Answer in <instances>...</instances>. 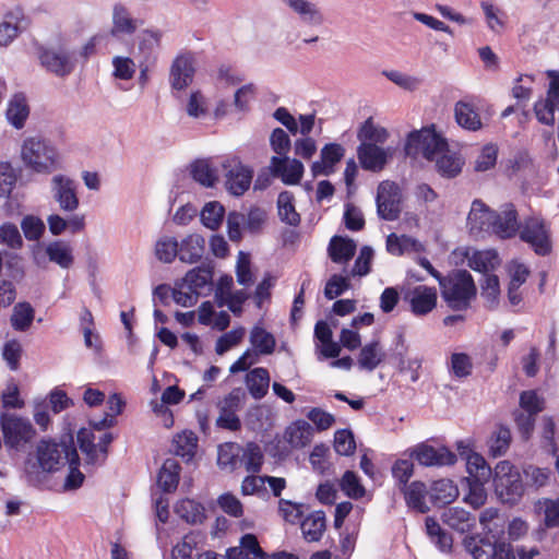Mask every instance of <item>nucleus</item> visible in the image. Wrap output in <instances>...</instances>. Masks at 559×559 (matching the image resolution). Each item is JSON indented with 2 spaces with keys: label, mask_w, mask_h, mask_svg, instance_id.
<instances>
[{
  "label": "nucleus",
  "mask_w": 559,
  "mask_h": 559,
  "mask_svg": "<svg viewBox=\"0 0 559 559\" xmlns=\"http://www.w3.org/2000/svg\"><path fill=\"white\" fill-rule=\"evenodd\" d=\"M286 440L294 448H302L311 441L312 427L305 420H297L286 429Z\"/></svg>",
  "instance_id": "nucleus-44"
},
{
  "label": "nucleus",
  "mask_w": 559,
  "mask_h": 559,
  "mask_svg": "<svg viewBox=\"0 0 559 559\" xmlns=\"http://www.w3.org/2000/svg\"><path fill=\"white\" fill-rule=\"evenodd\" d=\"M457 451L466 461L471 481H488L490 479L493 472L480 454L473 452L463 441L457 442Z\"/></svg>",
  "instance_id": "nucleus-17"
},
{
  "label": "nucleus",
  "mask_w": 559,
  "mask_h": 559,
  "mask_svg": "<svg viewBox=\"0 0 559 559\" xmlns=\"http://www.w3.org/2000/svg\"><path fill=\"white\" fill-rule=\"evenodd\" d=\"M493 487L498 498L510 506L520 501L524 484L519 469L509 461H500L493 469Z\"/></svg>",
  "instance_id": "nucleus-4"
},
{
  "label": "nucleus",
  "mask_w": 559,
  "mask_h": 559,
  "mask_svg": "<svg viewBox=\"0 0 559 559\" xmlns=\"http://www.w3.org/2000/svg\"><path fill=\"white\" fill-rule=\"evenodd\" d=\"M218 507L228 515L240 518L243 514V507L240 500L230 492H225L217 498Z\"/></svg>",
  "instance_id": "nucleus-64"
},
{
  "label": "nucleus",
  "mask_w": 559,
  "mask_h": 559,
  "mask_svg": "<svg viewBox=\"0 0 559 559\" xmlns=\"http://www.w3.org/2000/svg\"><path fill=\"white\" fill-rule=\"evenodd\" d=\"M221 166L226 179V189L234 195H242L250 187L252 170L236 157L226 158Z\"/></svg>",
  "instance_id": "nucleus-11"
},
{
  "label": "nucleus",
  "mask_w": 559,
  "mask_h": 559,
  "mask_svg": "<svg viewBox=\"0 0 559 559\" xmlns=\"http://www.w3.org/2000/svg\"><path fill=\"white\" fill-rule=\"evenodd\" d=\"M39 64L50 74L64 79L72 74L76 67L75 52L64 47H37Z\"/></svg>",
  "instance_id": "nucleus-7"
},
{
  "label": "nucleus",
  "mask_w": 559,
  "mask_h": 559,
  "mask_svg": "<svg viewBox=\"0 0 559 559\" xmlns=\"http://www.w3.org/2000/svg\"><path fill=\"white\" fill-rule=\"evenodd\" d=\"M270 145L277 157H288L292 142L288 134L281 128H275L270 136Z\"/></svg>",
  "instance_id": "nucleus-60"
},
{
  "label": "nucleus",
  "mask_w": 559,
  "mask_h": 559,
  "mask_svg": "<svg viewBox=\"0 0 559 559\" xmlns=\"http://www.w3.org/2000/svg\"><path fill=\"white\" fill-rule=\"evenodd\" d=\"M436 170L443 178H455L462 171L463 159L455 153L444 152L438 155L435 159Z\"/></svg>",
  "instance_id": "nucleus-35"
},
{
  "label": "nucleus",
  "mask_w": 559,
  "mask_h": 559,
  "mask_svg": "<svg viewBox=\"0 0 559 559\" xmlns=\"http://www.w3.org/2000/svg\"><path fill=\"white\" fill-rule=\"evenodd\" d=\"M277 209L282 222L290 226H297L300 223V215L295 210L292 192L283 191L278 194Z\"/></svg>",
  "instance_id": "nucleus-47"
},
{
  "label": "nucleus",
  "mask_w": 559,
  "mask_h": 559,
  "mask_svg": "<svg viewBox=\"0 0 559 559\" xmlns=\"http://www.w3.org/2000/svg\"><path fill=\"white\" fill-rule=\"evenodd\" d=\"M180 464L176 459H167L163 463L158 476L157 485L165 492H173L179 484Z\"/></svg>",
  "instance_id": "nucleus-30"
},
{
  "label": "nucleus",
  "mask_w": 559,
  "mask_h": 559,
  "mask_svg": "<svg viewBox=\"0 0 559 559\" xmlns=\"http://www.w3.org/2000/svg\"><path fill=\"white\" fill-rule=\"evenodd\" d=\"M46 254L51 262L62 269H69L74 261L70 246L60 240L50 242L46 248Z\"/></svg>",
  "instance_id": "nucleus-46"
},
{
  "label": "nucleus",
  "mask_w": 559,
  "mask_h": 559,
  "mask_svg": "<svg viewBox=\"0 0 559 559\" xmlns=\"http://www.w3.org/2000/svg\"><path fill=\"white\" fill-rule=\"evenodd\" d=\"M396 340L395 357L399 361V368L402 372L409 371L412 382H416L419 379L418 369L421 367V360L418 358L406 360L407 347L405 346L404 335L399 334Z\"/></svg>",
  "instance_id": "nucleus-43"
},
{
  "label": "nucleus",
  "mask_w": 559,
  "mask_h": 559,
  "mask_svg": "<svg viewBox=\"0 0 559 559\" xmlns=\"http://www.w3.org/2000/svg\"><path fill=\"white\" fill-rule=\"evenodd\" d=\"M379 341H372L361 347L358 356V366L362 370L373 371L383 360Z\"/></svg>",
  "instance_id": "nucleus-37"
},
{
  "label": "nucleus",
  "mask_w": 559,
  "mask_h": 559,
  "mask_svg": "<svg viewBox=\"0 0 559 559\" xmlns=\"http://www.w3.org/2000/svg\"><path fill=\"white\" fill-rule=\"evenodd\" d=\"M340 487L344 493L352 499H360L365 496V487L359 477L353 471H346L340 481Z\"/></svg>",
  "instance_id": "nucleus-54"
},
{
  "label": "nucleus",
  "mask_w": 559,
  "mask_h": 559,
  "mask_svg": "<svg viewBox=\"0 0 559 559\" xmlns=\"http://www.w3.org/2000/svg\"><path fill=\"white\" fill-rule=\"evenodd\" d=\"M500 263L498 253L495 250L476 251L468 259V266L474 271L481 272L483 275L489 274Z\"/></svg>",
  "instance_id": "nucleus-45"
},
{
  "label": "nucleus",
  "mask_w": 559,
  "mask_h": 559,
  "mask_svg": "<svg viewBox=\"0 0 559 559\" xmlns=\"http://www.w3.org/2000/svg\"><path fill=\"white\" fill-rule=\"evenodd\" d=\"M304 537L308 542H318L325 530V514L323 511H314L300 524Z\"/></svg>",
  "instance_id": "nucleus-38"
},
{
  "label": "nucleus",
  "mask_w": 559,
  "mask_h": 559,
  "mask_svg": "<svg viewBox=\"0 0 559 559\" xmlns=\"http://www.w3.org/2000/svg\"><path fill=\"white\" fill-rule=\"evenodd\" d=\"M213 272L209 267H195L190 270L183 277L188 289L192 293L201 294V290L212 283Z\"/></svg>",
  "instance_id": "nucleus-48"
},
{
  "label": "nucleus",
  "mask_w": 559,
  "mask_h": 559,
  "mask_svg": "<svg viewBox=\"0 0 559 559\" xmlns=\"http://www.w3.org/2000/svg\"><path fill=\"white\" fill-rule=\"evenodd\" d=\"M441 297L453 311H465L476 298L477 288L473 276L466 270H453L439 278Z\"/></svg>",
  "instance_id": "nucleus-1"
},
{
  "label": "nucleus",
  "mask_w": 559,
  "mask_h": 559,
  "mask_svg": "<svg viewBox=\"0 0 559 559\" xmlns=\"http://www.w3.org/2000/svg\"><path fill=\"white\" fill-rule=\"evenodd\" d=\"M175 513L191 525L202 524L206 520L205 508L193 499H181L175 506Z\"/></svg>",
  "instance_id": "nucleus-26"
},
{
  "label": "nucleus",
  "mask_w": 559,
  "mask_h": 559,
  "mask_svg": "<svg viewBox=\"0 0 559 559\" xmlns=\"http://www.w3.org/2000/svg\"><path fill=\"white\" fill-rule=\"evenodd\" d=\"M377 213L384 221H396L402 212V191L393 181H382L377 189Z\"/></svg>",
  "instance_id": "nucleus-9"
},
{
  "label": "nucleus",
  "mask_w": 559,
  "mask_h": 559,
  "mask_svg": "<svg viewBox=\"0 0 559 559\" xmlns=\"http://www.w3.org/2000/svg\"><path fill=\"white\" fill-rule=\"evenodd\" d=\"M22 159L36 173L50 174L59 168V156L56 147L47 140L28 138L22 146Z\"/></svg>",
  "instance_id": "nucleus-3"
},
{
  "label": "nucleus",
  "mask_w": 559,
  "mask_h": 559,
  "mask_svg": "<svg viewBox=\"0 0 559 559\" xmlns=\"http://www.w3.org/2000/svg\"><path fill=\"white\" fill-rule=\"evenodd\" d=\"M249 556H253V559H299L298 555L286 550L267 555L261 548L258 537L251 533L241 536L238 547L228 548L224 559H249Z\"/></svg>",
  "instance_id": "nucleus-10"
},
{
  "label": "nucleus",
  "mask_w": 559,
  "mask_h": 559,
  "mask_svg": "<svg viewBox=\"0 0 559 559\" xmlns=\"http://www.w3.org/2000/svg\"><path fill=\"white\" fill-rule=\"evenodd\" d=\"M67 465L69 466V473L66 477L63 488L64 490H75L82 486L85 478L84 474L79 469L80 456L76 450H72Z\"/></svg>",
  "instance_id": "nucleus-52"
},
{
  "label": "nucleus",
  "mask_w": 559,
  "mask_h": 559,
  "mask_svg": "<svg viewBox=\"0 0 559 559\" xmlns=\"http://www.w3.org/2000/svg\"><path fill=\"white\" fill-rule=\"evenodd\" d=\"M511 431L504 426H500L492 435L489 441V452L492 456L503 455L510 447Z\"/></svg>",
  "instance_id": "nucleus-56"
},
{
  "label": "nucleus",
  "mask_w": 559,
  "mask_h": 559,
  "mask_svg": "<svg viewBox=\"0 0 559 559\" xmlns=\"http://www.w3.org/2000/svg\"><path fill=\"white\" fill-rule=\"evenodd\" d=\"M72 450H76L72 436L60 442L41 440L37 445V462L43 472L52 473L67 465Z\"/></svg>",
  "instance_id": "nucleus-5"
},
{
  "label": "nucleus",
  "mask_w": 559,
  "mask_h": 559,
  "mask_svg": "<svg viewBox=\"0 0 559 559\" xmlns=\"http://www.w3.org/2000/svg\"><path fill=\"white\" fill-rule=\"evenodd\" d=\"M520 406L524 413L536 416L544 409V400L534 390L523 391L520 395Z\"/></svg>",
  "instance_id": "nucleus-63"
},
{
  "label": "nucleus",
  "mask_w": 559,
  "mask_h": 559,
  "mask_svg": "<svg viewBox=\"0 0 559 559\" xmlns=\"http://www.w3.org/2000/svg\"><path fill=\"white\" fill-rule=\"evenodd\" d=\"M205 240L201 235L192 234L187 236L179 243L178 257L181 262L195 263L204 253Z\"/></svg>",
  "instance_id": "nucleus-28"
},
{
  "label": "nucleus",
  "mask_w": 559,
  "mask_h": 559,
  "mask_svg": "<svg viewBox=\"0 0 559 559\" xmlns=\"http://www.w3.org/2000/svg\"><path fill=\"white\" fill-rule=\"evenodd\" d=\"M426 496L429 497V490H427V487L423 481L415 480L408 486H404L406 504L420 513H427L430 510L429 506L425 501Z\"/></svg>",
  "instance_id": "nucleus-32"
},
{
  "label": "nucleus",
  "mask_w": 559,
  "mask_h": 559,
  "mask_svg": "<svg viewBox=\"0 0 559 559\" xmlns=\"http://www.w3.org/2000/svg\"><path fill=\"white\" fill-rule=\"evenodd\" d=\"M0 426L4 445L15 451H22L31 443L36 430L27 418L15 414L3 413L0 416Z\"/></svg>",
  "instance_id": "nucleus-6"
},
{
  "label": "nucleus",
  "mask_w": 559,
  "mask_h": 559,
  "mask_svg": "<svg viewBox=\"0 0 559 559\" xmlns=\"http://www.w3.org/2000/svg\"><path fill=\"white\" fill-rule=\"evenodd\" d=\"M114 72L112 76L118 80H131L136 70L134 61L129 57L116 56L112 58Z\"/></svg>",
  "instance_id": "nucleus-58"
},
{
  "label": "nucleus",
  "mask_w": 559,
  "mask_h": 559,
  "mask_svg": "<svg viewBox=\"0 0 559 559\" xmlns=\"http://www.w3.org/2000/svg\"><path fill=\"white\" fill-rule=\"evenodd\" d=\"M441 519L445 525L459 533L469 532L476 524V516L460 507L445 509Z\"/></svg>",
  "instance_id": "nucleus-23"
},
{
  "label": "nucleus",
  "mask_w": 559,
  "mask_h": 559,
  "mask_svg": "<svg viewBox=\"0 0 559 559\" xmlns=\"http://www.w3.org/2000/svg\"><path fill=\"white\" fill-rule=\"evenodd\" d=\"M497 212L491 210L480 200H474L467 216V225L473 236L478 237L483 233L492 234L493 222Z\"/></svg>",
  "instance_id": "nucleus-15"
},
{
  "label": "nucleus",
  "mask_w": 559,
  "mask_h": 559,
  "mask_svg": "<svg viewBox=\"0 0 559 559\" xmlns=\"http://www.w3.org/2000/svg\"><path fill=\"white\" fill-rule=\"evenodd\" d=\"M273 177L280 178L288 186L298 185L304 175V165L299 159L289 160L288 157L272 156L269 166Z\"/></svg>",
  "instance_id": "nucleus-16"
},
{
  "label": "nucleus",
  "mask_w": 559,
  "mask_h": 559,
  "mask_svg": "<svg viewBox=\"0 0 559 559\" xmlns=\"http://www.w3.org/2000/svg\"><path fill=\"white\" fill-rule=\"evenodd\" d=\"M520 238L530 243L538 255H547L551 251V242L548 230L543 219L530 217L525 221Z\"/></svg>",
  "instance_id": "nucleus-13"
},
{
  "label": "nucleus",
  "mask_w": 559,
  "mask_h": 559,
  "mask_svg": "<svg viewBox=\"0 0 559 559\" xmlns=\"http://www.w3.org/2000/svg\"><path fill=\"white\" fill-rule=\"evenodd\" d=\"M21 228L27 240H38L45 231V224L39 217L27 215L22 219Z\"/></svg>",
  "instance_id": "nucleus-61"
},
{
  "label": "nucleus",
  "mask_w": 559,
  "mask_h": 559,
  "mask_svg": "<svg viewBox=\"0 0 559 559\" xmlns=\"http://www.w3.org/2000/svg\"><path fill=\"white\" fill-rule=\"evenodd\" d=\"M448 148L447 139L437 132L435 124L409 132L404 145L407 156L421 155L427 160H433L441 153L448 152Z\"/></svg>",
  "instance_id": "nucleus-2"
},
{
  "label": "nucleus",
  "mask_w": 559,
  "mask_h": 559,
  "mask_svg": "<svg viewBox=\"0 0 559 559\" xmlns=\"http://www.w3.org/2000/svg\"><path fill=\"white\" fill-rule=\"evenodd\" d=\"M463 546L474 559H480L483 556H486V559H515L511 545L498 542L495 535L465 536Z\"/></svg>",
  "instance_id": "nucleus-8"
},
{
  "label": "nucleus",
  "mask_w": 559,
  "mask_h": 559,
  "mask_svg": "<svg viewBox=\"0 0 559 559\" xmlns=\"http://www.w3.org/2000/svg\"><path fill=\"white\" fill-rule=\"evenodd\" d=\"M409 457L423 466H451L456 462V454L447 447L435 448L426 442L407 450Z\"/></svg>",
  "instance_id": "nucleus-12"
},
{
  "label": "nucleus",
  "mask_w": 559,
  "mask_h": 559,
  "mask_svg": "<svg viewBox=\"0 0 559 559\" xmlns=\"http://www.w3.org/2000/svg\"><path fill=\"white\" fill-rule=\"evenodd\" d=\"M356 248L353 239L334 236L329 243V257L335 263H346L355 255Z\"/></svg>",
  "instance_id": "nucleus-29"
},
{
  "label": "nucleus",
  "mask_w": 559,
  "mask_h": 559,
  "mask_svg": "<svg viewBox=\"0 0 559 559\" xmlns=\"http://www.w3.org/2000/svg\"><path fill=\"white\" fill-rule=\"evenodd\" d=\"M263 462L264 454L258 443L250 441L242 447L240 466L243 465L248 473L258 474L262 468Z\"/></svg>",
  "instance_id": "nucleus-36"
},
{
  "label": "nucleus",
  "mask_w": 559,
  "mask_h": 559,
  "mask_svg": "<svg viewBox=\"0 0 559 559\" xmlns=\"http://www.w3.org/2000/svg\"><path fill=\"white\" fill-rule=\"evenodd\" d=\"M0 243L11 249L22 248L23 239L16 225L4 223L0 226Z\"/></svg>",
  "instance_id": "nucleus-59"
},
{
  "label": "nucleus",
  "mask_w": 559,
  "mask_h": 559,
  "mask_svg": "<svg viewBox=\"0 0 559 559\" xmlns=\"http://www.w3.org/2000/svg\"><path fill=\"white\" fill-rule=\"evenodd\" d=\"M51 191L53 199L62 211L74 212L79 207L80 201L76 195V183L73 179L63 175L53 176L51 179Z\"/></svg>",
  "instance_id": "nucleus-14"
},
{
  "label": "nucleus",
  "mask_w": 559,
  "mask_h": 559,
  "mask_svg": "<svg viewBox=\"0 0 559 559\" xmlns=\"http://www.w3.org/2000/svg\"><path fill=\"white\" fill-rule=\"evenodd\" d=\"M179 252V242L174 237H163L155 245L156 258L164 262L170 263L175 260Z\"/></svg>",
  "instance_id": "nucleus-53"
},
{
  "label": "nucleus",
  "mask_w": 559,
  "mask_h": 559,
  "mask_svg": "<svg viewBox=\"0 0 559 559\" xmlns=\"http://www.w3.org/2000/svg\"><path fill=\"white\" fill-rule=\"evenodd\" d=\"M357 158L362 169L379 173L388 163L389 150L374 143H360L357 147Z\"/></svg>",
  "instance_id": "nucleus-18"
},
{
  "label": "nucleus",
  "mask_w": 559,
  "mask_h": 559,
  "mask_svg": "<svg viewBox=\"0 0 559 559\" xmlns=\"http://www.w3.org/2000/svg\"><path fill=\"white\" fill-rule=\"evenodd\" d=\"M250 343L254 347V356L270 355L274 352L276 341L273 334L255 325L250 332Z\"/></svg>",
  "instance_id": "nucleus-39"
},
{
  "label": "nucleus",
  "mask_w": 559,
  "mask_h": 559,
  "mask_svg": "<svg viewBox=\"0 0 559 559\" xmlns=\"http://www.w3.org/2000/svg\"><path fill=\"white\" fill-rule=\"evenodd\" d=\"M500 294L499 278L495 274L484 275L481 283V296L487 300L489 307L492 308L498 300Z\"/></svg>",
  "instance_id": "nucleus-62"
},
{
  "label": "nucleus",
  "mask_w": 559,
  "mask_h": 559,
  "mask_svg": "<svg viewBox=\"0 0 559 559\" xmlns=\"http://www.w3.org/2000/svg\"><path fill=\"white\" fill-rule=\"evenodd\" d=\"M28 114L29 109L25 96L23 94H15L7 109V118L9 122L16 129H21L24 127Z\"/></svg>",
  "instance_id": "nucleus-41"
},
{
  "label": "nucleus",
  "mask_w": 559,
  "mask_h": 559,
  "mask_svg": "<svg viewBox=\"0 0 559 559\" xmlns=\"http://www.w3.org/2000/svg\"><path fill=\"white\" fill-rule=\"evenodd\" d=\"M35 310L27 301L17 302L11 314V325L15 331L25 332L34 321Z\"/></svg>",
  "instance_id": "nucleus-42"
},
{
  "label": "nucleus",
  "mask_w": 559,
  "mask_h": 559,
  "mask_svg": "<svg viewBox=\"0 0 559 559\" xmlns=\"http://www.w3.org/2000/svg\"><path fill=\"white\" fill-rule=\"evenodd\" d=\"M224 215L225 209L217 201L207 202L200 213L202 224L211 230H216L221 226Z\"/></svg>",
  "instance_id": "nucleus-51"
},
{
  "label": "nucleus",
  "mask_w": 559,
  "mask_h": 559,
  "mask_svg": "<svg viewBox=\"0 0 559 559\" xmlns=\"http://www.w3.org/2000/svg\"><path fill=\"white\" fill-rule=\"evenodd\" d=\"M300 21L309 26H320L324 22V16L316 3L308 0H282Z\"/></svg>",
  "instance_id": "nucleus-22"
},
{
  "label": "nucleus",
  "mask_w": 559,
  "mask_h": 559,
  "mask_svg": "<svg viewBox=\"0 0 559 559\" xmlns=\"http://www.w3.org/2000/svg\"><path fill=\"white\" fill-rule=\"evenodd\" d=\"M493 225V235L502 239L515 236L520 225L518 222V212L512 203H506L501 206V211L497 212Z\"/></svg>",
  "instance_id": "nucleus-21"
},
{
  "label": "nucleus",
  "mask_w": 559,
  "mask_h": 559,
  "mask_svg": "<svg viewBox=\"0 0 559 559\" xmlns=\"http://www.w3.org/2000/svg\"><path fill=\"white\" fill-rule=\"evenodd\" d=\"M459 496L457 486L451 479H439L431 484L429 500L435 507H444L453 502Z\"/></svg>",
  "instance_id": "nucleus-25"
},
{
  "label": "nucleus",
  "mask_w": 559,
  "mask_h": 559,
  "mask_svg": "<svg viewBox=\"0 0 559 559\" xmlns=\"http://www.w3.org/2000/svg\"><path fill=\"white\" fill-rule=\"evenodd\" d=\"M197 447L198 438L191 431L177 435L173 441V452L186 462H190L193 459Z\"/></svg>",
  "instance_id": "nucleus-40"
},
{
  "label": "nucleus",
  "mask_w": 559,
  "mask_h": 559,
  "mask_svg": "<svg viewBox=\"0 0 559 559\" xmlns=\"http://www.w3.org/2000/svg\"><path fill=\"white\" fill-rule=\"evenodd\" d=\"M455 121L460 127L468 131H478L483 123L475 106L468 102L459 100L454 106Z\"/></svg>",
  "instance_id": "nucleus-27"
},
{
  "label": "nucleus",
  "mask_w": 559,
  "mask_h": 559,
  "mask_svg": "<svg viewBox=\"0 0 559 559\" xmlns=\"http://www.w3.org/2000/svg\"><path fill=\"white\" fill-rule=\"evenodd\" d=\"M242 445L237 442H226L218 447L217 464L223 469L236 471L240 466Z\"/></svg>",
  "instance_id": "nucleus-34"
},
{
  "label": "nucleus",
  "mask_w": 559,
  "mask_h": 559,
  "mask_svg": "<svg viewBox=\"0 0 559 559\" xmlns=\"http://www.w3.org/2000/svg\"><path fill=\"white\" fill-rule=\"evenodd\" d=\"M528 274L530 272L524 264H516L514 266L508 287V298L511 305L516 306L522 301L519 289L526 282Z\"/></svg>",
  "instance_id": "nucleus-50"
},
{
  "label": "nucleus",
  "mask_w": 559,
  "mask_h": 559,
  "mask_svg": "<svg viewBox=\"0 0 559 559\" xmlns=\"http://www.w3.org/2000/svg\"><path fill=\"white\" fill-rule=\"evenodd\" d=\"M389 133L384 128L374 126L372 118H368L359 128L357 139L360 143H380L386 142Z\"/></svg>",
  "instance_id": "nucleus-49"
},
{
  "label": "nucleus",
  "mask_w": 559,
  "mask_h": 559,
  "mask_svg": "<svg viewBox=\"0 0 559 559\" xmlns=\"http://www.w3.org/2000/svg\"><path fill=\"white\" fill-rule=\"evenodd\" d=\"M405 299L409 301L411 310L415 316H425L432 311L437 306V289L419 285L414 287Z\"/></svg>",
  "instance_id": "nucleus-19"
},
{
  "label": "nucleus",
  "mask_w": 559,
  "mask_h": 559,
  "mask_svg": "<svg viewBox=\"0 0 559 559\" xmlns=\"http://www.w3.org/2000/svg\"><path fill=\"white\" fill-rule=\"evenodd\" d=\"M136 29L138 20L131 16V13L124 4L116 3L112 8V27L109 35L114 37L133 35Z\"/></svg>",
  "instance_id": "nucleus-24"
},
{
  "label": "nucleus",
  "mask_w": 559,
  "mask_h": 559,
  "mask_svg": "<svg viewBox=\"0 0 559 559\" xmlns=\"http://www.w3.org/2000/svg\"><path fill=\"white\" fill-rule=\"evenodd\" d=\"M334 449L340 455L349 456L356 450L354 435L349 429H340L334 435Z\"/></svg>",
  "instance_id": "nucleus-57"
},
{
  "label": "nucleus",
  "mask_w": 559,
  "mask_h": 559,
  "mask_svg": "<svg viewBox=\"0 0 559 559\" xmlns=\"http://www.w3.org/2000/svg\"><path fill=\"white\" fill-rule=\"evenodd\" d=\"M200 533L190 532L180 543H178L171 551V559H192V552L197 549Z\"/></svg>",
  "instance_id": "nucleus-55"
},
{
  "label": "nucleus",
  "mask_w": 559,
  "mask_h": 559,
  "mask_svg": "<svg viewBox=\"0 0 559 559\" xmlns=\"http://www.w3.org/2000/svg\"><path fill=\"white\" fill-rule=\"evenodd\" d=\"M193 58L190 55L178 56L170 67L169 82L174 90L182 91L188 87L194 76Z\"/></svg>",
  "instance_id": "nucleus-20"
},
{
  "label": "nucleus",
  "mask_w": 559,
  "mask_h": 559,
  "mask_svg": "<svg viewBox=\"0 0 559 559\" xmlns=\"http://www.w3.org/2000/svg\"><path fill=\"white\" fill-rule=\"evenodd\" d=\"M246 384L253 399H263L270 385V373L267 369L258 367L250 370L246 376Z\"/></svg>",
  "instance_id": "nucleus-33"
},
{
  "label": "nucleus",
  "mask_w": 559,
  "mask_h": 559,
  "mask_svg": "<svg viewBox=\"0 0 559 559\" xmlns=\"http://www.w3.org/2000/svg\"><path fill=\"white\" fill-rule=\"evenodd\" d=\"M191 177L204 187H214L218 180V168L210 159H197L190 165Z\"/></svg>",
  "instance_id": "nucleus-31"
}]
</instances>
